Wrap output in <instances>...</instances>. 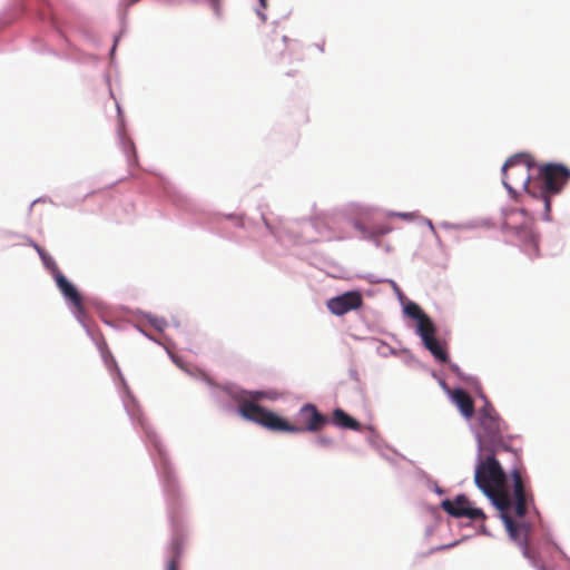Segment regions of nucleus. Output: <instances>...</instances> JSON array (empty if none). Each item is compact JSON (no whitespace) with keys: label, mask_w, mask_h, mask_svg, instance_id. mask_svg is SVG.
I'll return each mask as SVG.
<instances>
[{"label":"nucleus","mask_w":570,"mask_h":570,"mask_svg":"<svg viewBox=\"0 0 570 570\" xmlns=\"http://www.w3.org/2000/svg\"><path fill=\"white\" fill-rule=\"evenodd\" d=\"M279 40L282 42V47L283 49L281 51H283L285 48H286V37L285 36H278V35H275L274 39L272 40V42H275Z\"/></svg>","instance_id":"17"},{"label":"nucleus","mask_w":570,"mask_h":570,"mask_svg":"<svg viewBox=\"0 0 570 570\" xmlns=\"http://www.w3.org/2000/svg\"><path fill=\"white\" fill-rule=\"evenodd\" d=\"M178 568V561H177V558L174 557L169 562H168V566H167V570H177Z\"/></svg>","instance_id":"16"},{"label":"nucleus","mask_w":570,"mask_h":570,"mask_svg":"<svg viewBox=\"0 0 570 570\" xmlns=\"http://www.w3.org/2000/svg\"><path fill=\"white\" fill-rule=\"evenodd\" d=\"M441 508L454 518H468L473 521H484L487 519L484 512L472 507L471 501L464 494H459L453 500H443Z\"/></svg>","instance_id":"8"},{"label":"nucleus","mask_w":570,"mask_h":570,"mask_svg":"<svg viewBox=\"0 0 570 570\" xmlns=\"http://www.w3.org/2000/svg\"><path fill=\"white\" fill-rule=\"evenodd\" d=\"M263 7H266V0H259Z\"/></svg>","instance_id":"20"},{"label":"nucleus","mask_w":570,"mask_h":570,"mask_svg":"<svg viewBox=\"0 0 570 570\" xmlns=\"http://www.w3.org/2000/svg\"><path fill=\"white\" fill-rule=\"evenodd\" d=\"M404 312L409 317L417 321L416 333L422 338L425 348L440 362H448V353L435 337L436 328L432 320L413 302L405 305Z\"/></svg>","instance_id":"6"},{"label":"nucleus","mask_w":570,"mask_h":570,"mask_svg":"<svg viewBox=\"0 0 570 570\" xmlns=\"http://www.w3.org/2000/svg\"><path fill=\"white\" fill-rule=\"evenodd\" d=\"M53 276L58 288L73 307L77 317L82 318L85 315V306L82 297L77 291V288L66 278V276L59 271V268H56V274Z\"/></svg>","instance_id":"11"},{"label":"nucleus","mask_w":570,"mask_h":570,"mask_svg":"<svg viewBox=\"0 0 570 570\" xmlns=\"http://www.w3.org/2000/svg\"><path fill=\"white\" fill-rule=\"evenodd\" d=\"M500 512L509 535L511 539L519 542V544L523 547V554L529 557L528 533L530 531V525L525 522H517L512 518L510 512L514 513L513 508L511 510H504Z\"/></svg>","instance_id":"10"},{"label":"nucleus","mask_w":570,"mask_h":570,"mask_svg":"<svg viewBox=\"0 0 570 570\" xmlns=\"http://www.w3.org/2000/svg\"><path fill=\"white\" fill-rule=\"evenodd\" d=\"M33 247L38 252L41 261L43 262V264L50 268L52 272H53V275L56 274V268L57 265L55 263V261L37 244H33Z\"/></svg>","instance_id":"14"},{"label":"nucleus","mask_w":570,"mask_h":570,"mask_svg":"<svg viewBox=\"0 0 570 570\" xmlns=\"http://www.w3.org/2000/svg\"><path fill=\"white\" fill-rule=\"evenodd\" d=\"M478 442L479 451H501L507 450L503 440L504 422L498 415L495 409L487 404L479 412Z\"/></svg>","instance_id":"3"},{"label":"nucleus","mask_w":570,"mask_h":570,"mask_svg":"<svg viewBox=\"0 0 570 570\" xmlns=\"http://www.w3.org/2000/svg\"><path fill=\"white\" fill-rule=\"evenodd\" d=\"M532 216L524 208L509 209L504 214L503 226L513 230L523 242L528 255L539 256V236L532 228Z\"/></svg>","instance_id":"7"},{"label":"nucleus","mask_w":570,"mask_h":570,"mask_svg":"<svg viewBox=\"0 0 570 570\" xmlns=\"http://www.w3.org/2000/svg\"><path fill=\"white\" fill-rule=\"evenodd\" d=\"M332 422L338 428L348 429L352 431H361V423L354 417L350 416L342 409H335L332 415Z\"/></svg>","instance_id":"13"},{"label":"nucleus","mask_w":570,"mask_h":570,"mask_svg":"<svg viewBox=\"0 0 570 570\" xmlns=\"http://www.w3.org/2000/svg\"><path fill=\"white\" fill-rule=\"evenodd\" d=\"M453 403L459 407L462 415L470 419L474 414V402L472 397L462 389L453 390L452 394Z\"/></svg>","instance_id":"12"},{"label":"nucleus","mask_w":570,"mask_h":570,"mask_svg":"<svg viewBox=\"0 0 570 570\" xmlns=\"http://www.w3.org/2000/svg\"><path fill=\"white\" fill-rule=\"evenodd\" d=\"M362 304L363 298L361 293L357 291H350L330 298L326 302V307L332 314L342 316L351 311L360 308Z\"/></svg>","instance_id":"9"},{"label":"nucleus","mask_w":570,"mask_h":570,"mask_svg":"<svg viewBox=\"0 0 570 570\" xmlns=\"http://www.w3.org/2000/svg\"><path fill=\"white\" fill-rule=\"evenodd\" d=\"M499 451H480L474 472L476 487L492 501L499 511L513 508L517 518H523L529 505L533 504V493L525 485L522 472L513 469L510 473L512 480L511 491L507 487V474L495 454Z\"/></svg>","instance_id":"1"},{"label":"nucleus","mask_w":570,"mask_h":570,"mask_svg":"<svg viewBox=\"0 0 570 570\" xmlns=\"http://www.w3.org/2000/svg\"><path fill=\"white\" fill-rule=\"evenodd\" d=\"M535 163L529 154H518L510 157L502 167V183L509 193H513V187H522L532 199L537 198V194L531 190L530 183L532 179L531 170L534 169Z\"/></svg>","instance_id":"4"},{"label":"nucleus","mask_w":570,"mask_h":570,"mask_svg":"<svg viewBox=\"0 0 570 570\" xmlns=\"http://www.w3.org/2000/svg\"><path fill=\"white\" fill-rule=\"evenodd\" d=\"M538 179L542 183V187L537 195L538 200L543 205V219H550V195H557L570 179V170L560 164H548L538 167Z\"/></svg>","instance_id":"5"},{"label":"nucleus","mask_w":570,"mask_h":570,"mask_svg":"<svg viewBox=\"0 0 570 570\" xmlns=\"http://www.w3.org/2000/svg\"><path fill=\"white\" fill-rule=\"evenodd\" d=\"M239 414L271 431L288 433L317 432L327 423L328 417L322 414L314 404H304L298 412V424H292L274 412L258 405L254 401L244 400L239 403Z\"/></svg>","instance_id":"2"},{"label":"nucleus","mask_w":570,"mask_h":570,"mask_svg":"<svg viewBox=\"0 0 570 570\" xmlns=\"http://www.w3.org/2000/svg\"><path fill=\"white\" fill-rule=\"evenodd\" d=\"M395 216H399L403 219H412L414 217L412 213H396Z\"/></svg>","instance_id":"18"},{"label":"nucleus","mask_w":570,"mask_h":570,"mask_svg":"<svg viewBox=\"0 0 570 570\" xmlns=\"http://www.w3.org/2000/svg\"><path fill=\"white\" fill-rule=\"evenodd\" d=\"M317 443L322 446H328L332 444V440L325 436L318 438Z\"/></svg>","instance_id":"15"},{"label":"nucleus","mask_w":570,"mask_h":570,"mask_svg":"<svg viewBox=\"0 0 570 570\" xmlns=\"http://www.w3.org/2000/svg\"><path fill=\"white\" fill-rule=\"evenodd\" d=\"M263 396H264V393H263V392H256V393L254 394V396H253V397H254V400H259V399H262Z\"/></svg>","instance_id":"19"}]
</instances>
